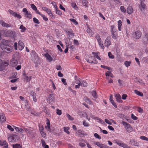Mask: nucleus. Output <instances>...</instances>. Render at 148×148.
<instances>
[{"mask_svg":"<svg viewBox=\"0 0 148 148\" xmlns=\"http://www.w3.org/2000/svg\"><path fill=\"white\" fill-rule=\"evenodd\" d=\"M9 42L8 40H3L1 44V47L3 50H4L6 52H12L13 50L12 47L9 45Z\"/></svg>","mask_w":148,"mask_h":148,"instance_id":"obj_1","label":"nucleus"},{"mask_svg":"<svg viewBox=\"0 0 148 148\" xmlns=\"http://www.w3.org/2000/svg\"><path fill=\"white\" fill-rule=\"evenodd\" d=\"M3 35L7 37H11L15 39L16 38V32L11 30H3Z\"/></svg>","mask_w":148,"mask_h":148,"instance_id":"obj_2","label":"nucleus"},{"mask_svg":"<svg viewBox=\"0 0 148 148\" xmlns=\"http://www.w3.org/2000/svg\"><path fill=\"white\" fill-rule=\"evenodd\" d=\"M75 83L77 85L75 86L76 88H78L80 86L82 87H86L87 85V83L85 80H82L80 79H75Z\"/></svg>","mask_w":148,"mask_h":148,"instance_id":"obj_3","label":"nucleus"},{"mask_svg":"<svg viewBox=\"0 0 148 148\" xmlns=\"http://www.w3.org/2000/svg\"><path fill=\"white\" fill-rule=\"evenodd\" d=\"M122 124L124 126L127 132H130L132 131V128L129 124L124 121H122Z\"/></svg>","mask_w":148,"mask_h":148,"instance_id":"obj_4","label":"nucleus"},{"mask_svg":"<svg viewBox=\"0 0 148 148\" xmlns=\"http://www.w3.org/2000/svg\"><path fill=\"white\" fill-rule=\"evenodd\" d=\"M115 143L119 146L122 147L124 148H130V147L128 146L126 144L123 143L121 141L118 139H116L114 140Z\"/></svg>","mask_w":148,"mask_h":148,"instance_id":"obj_5","label":"nucleus"},{"mask_svg":"<svg viewBox=\"0 0 148 148\" xmlns=\"http://www.w3.org/2000/svg\"><path fill=\"white\" fill-rule=\"evenodd\" d=\"M23 12L24 13V14L26 17L31 19L32 17V15L31 13L29 12L26 8H24L23 10Z\"/></svg>","mask_w":148,"mask_h":148,"instance_id":"obj_6","label":"nucleus"},{"mask_svg":"<svg viewBox=\"0 0 148 148\" xmlns=\"http://www.w3.org/2000/svg\"><path fill=\"white\" fill-rule=\"evenodd\" d=\"M54 96L53 93L49 94L47 99V101L48 103H50L55 100Z\"/></svg>","mask_w":148,"mask_h":148,"instance_id":"obj_7","label":"nucleus"},{"mask_svg":"<svg viewBox=\"0 0 148 148\" xmlns=\"http://www.w3.org/2000/svg\"><path fill=\"white\" fill-rule=\"evenodd\" d=\"M28 102L29 101L27 100H25L22 103V106L23 107L24 106V108H26L27 110L28 111H30V107L29 106Z\"/></svg>","mask_w":148,"mask_h":148,"instance_id":"obj_8","label":"nucleus"},{"mask_svg":"<svg viewBox=\"0 0 148 148\" xmlns=\"http://www.w3.org/2000/svg\"><path fill=\"white\" fill-rule=\"evenodd\" d=\"M111 37L110 36H108L106 38L105 42L104 45L105 47L108 48L109 46L111 45V42L110 41Z\"/></svg>","mask_w":148,"mask_h":148,"instance_id":"obj_9","label":"nucleus"},{"mask_svg":"<svg viewBox=\"0 0 148 148\" xmlns=\"http://www.w3.org/2000/svg\"><path fill=\"white\" fill-rule=\"evenodd\" d=\"M66 32L67 34L68 37L69 38H72L74 36V34L72 29L67 30L66 31Z\"/></svg>","mask_w":148,"mask_h":148,"instance_id":"obj_10","label":"nucleus"},{"mask_svg":"<svg viewBox=\"0 0 148 148\" xmlns=\"http://www.w3.org/2000/svg\"><path fill=\"white\" fill-rule=\"evenodd\" d=\"M42 9L43 10L46 12L51 17V18H54L53 15L52 13L51 10L49 9L46 7H43L42 8Z\"/></svg>","mask_w":148,"mask_h":148,"instance_id":"obj_11","label":"nucleus"},{"mask_svg":"<svg viewBox=\"0 0 148 148\" xmlns=\"http://www.w3.org/2000/svg\"><path fill=\"white\" fill-rule=\"evenodd\" d=\"M18 136L16 134H12L8 138V141L10 142H13L16 140Z\"/></svg>","mask_w":148,"mask_h":148,"instance_id":"obj_12","label":"nucleus"},{"mask_svg":"<svg viewBox=\"0 0 148 148\" xmlns=\"http://www.w3.org/2000/svg\"><path fill=\"white\" fill-rule=\"evenodd\" d=\"M141 32L139 31H136L133 34L134 37L137 39L141 37Z\"/></svg>","mask_w":148,"mask_h":148,"instance_id":"obj_13","label":"nucleus"},{"mask_svg":"<svg viewBox=\"0 0 148 148\" xmlns=\"http://www.w3.org/2000/svg\"><path fill=\"white\" fill-rule=\"evenodd\" d=\"M23 75L24 77V79L27 82H29L32 78V76H30L29 77L28 76V74H26L25 72L23 73Z\"/></svg>","mask_w":148,"mask_h":148,"instance_id":"obj_14","label":"nucleus"},{"mask_svg":"<svg viewBox=\"0 0 148 148\" xmlns=\"http://www.w3.org/2000/svg\"><path fill=\"white\" fill-rule=\"evenodd\" d=\"M94 144L101 148H108V147L106 145L101 143L99 142H95Z\"/></svg>","mask_w":148,"mask_h":148,"instance_id":"obj_15","label":"nucleus"},{"mask_svg":"<svg viewBox=\"0 0 148 148\" xmlns=\"http://www.w3.org/2000/svg\"><path fill=\"white\" fill-rule=\"evenodd\" d=\"M0 145L3 146V148H8V145L6 141L3 140L0 141Z\"/></svg>","mask_w":148,"mask_h":148,"instance_id":"obj_16","label":"nucleus"},{"mask_svg":"<svg viewBox=\"0 0 148 148\" xmlns=\"http://www.w3.org/2000/svg\"><path fill=\"white\" fill-rule=\"evenodd\" d=\"M18 49L20 50H22L24 48L25 45L24 44L21 40H19L18 41Z\"/></svg>","mask_w":148,"mask_h":148,"instance_id":"obj_17","label":"nucleus"},{"mask_svg":"<svg viewBox=\"0 0 148 148\" xmlns=\"http://www.w3.org/2000/svg\"><path fill=\"white\" fill-rule=\"evenodd\" d=\"M6 121V118L3 113H0V121L2 123Z\"/></svg>","mask_w":148,"mask_h":148,"instance_id":"obj_18","label":"nucleus"},{"mask_svg":"<svg viewBox=\"0 0 148 148\" xmlns=\"http://www.w3.org/2000/svg\"><path fill=\"white\" fill-rule=\"evenodd\" d=\"M146 6L144 2H140L139 5V8L141 11H145Z\"/></svg>","mask_w":148,"mask_h":148,"instance_id":"obj_19","label":"nucleus"},{"mask_svg":"<svg viewBox=\"0 0 148 148\" xmlns=\"http://www.w3.org/2000/svg\"><path fill=\"white\" fill-rule=\"evenodd\" d=\"M10 64L12 66H15L17 64L18 61L16 60L12 59L11 60Z\"/></svg>","mask_w":148,"mask_h":148,"instance_id":"obj_20","label":"nucleus"},{"mask_svg":"<svg viewBox=\"0 0 148 148\" xmlns=\"http://www.w3.org/2000/svg\"><path fill=\"white\" fill-rule=\"evenodd\" d=\"M115 97L117 102L119 103H122V101L121 99V96L119 94H116Z\"/></svg>","mask_w":148,"mask_h":148,"instance_id":"obj_21","label":"nucleus"},{"mask_svg":"<svg viewBox=\"0 0 148 148\" xmlns=\"http://www.w3.org/2000/svg\"><path fill=\"white\" fill-rule=\"evenodd\" d=\"M23 130L27 134V135L29 136L32 133V130L29 128H25Z\"/></svg>","mask_w":148,"mask_h":148,"instance_id":"obj_22","label":"nucleus"},{"mask_svg":"<svg viewBox=\"0 0 148 148\" xmlns=\"http://www.w3.org/2000/svg\"><path fill=\"white\" fill-rule=\"evenodd\" d=\"M0 23L2 26L3 27H11V26L10 25L5 23V22L3 21H0Z\"/></svg>","mask_w":148,"mask_h":148,"instance_id":"obj_23","label":"nucleus"},{"mask_svg":"<svg viewBox=\"0 0 148 148\" xmlns=\"http://www.w3.org/2000/svg\"><path fill=\"white\" fill-rule=\"evenodd\" d=\"M45 56L49 61L51 62L53 60L52 58L48 53H47L45 54Z\"/></svg>","mask_w":148,"mask_h":148,"instance_id":"obj_24","label":"nucleus"},{"mask_svg":"<svg viewBox=\"0 0 148 148\" xmlns=\"http://www.w3.org/2000/svg\"><path fill=\"white\" fill-rule=\"evenodd\" d=\"M127 12L129 14H132L133 12V8L132 6H129L127 7Z\"/></svg>","mask_w":148,"mask_h":148,"instance_id":"obj_25","label":"nucleus"},{"mask_svg":"<svg viewBox=\"0 0 148 148\" xmlns=\"http://www.w3.org/2000/svg\"><path fill=\"white\" fill-rule=\"evenodd\" d=\"M76 133L79 134L81 137H82L85 135L83 130H79L76 131Z\"/></svg>","mask_w":148,"mask_h":148,"instance_id":"obj_26","label":"nucleus"},{"mask_svg":"<svg viewBox=\"0 0 148 148\" xmlns=\"http://www.w3.org/2000/svg\"><path fill=\"white\" fill-rule=\"evenodd\" d=\"M14 127L16 131L17 132L20 133H22L23 132L24 130L22 129L21 128L16 127V126H14Z\"/></svg>","mask_w":148,"mask_h":148,"instance_id":"obj_27","label":"nucleus"},{"mask_svg":"<svg viewBox=\"0 0 148 148\" xmlns=\"http://www.w3.org/2000/svg\"><path fill=\"white\" fill-rule=\"evenodd\" d=\"M90 93L94 98L96 99L97 98L98 96L96 91L94 90L92 91H90Z\"/></svg>","mask_w":148,"mask_h":148,"instance_id":"obj_28","label":"nucleus"},{"mask_svg":"<svg viewBox=\"0 0 148 148\" xmlns=\"http://www.w3.org/2000/svg\"><path fill=\"white\" fill-rule=\"evenodd\" d=\"M105 75L106 77H107V78H108V77L110 76L111 77H114V75L110 71H108L105 73Z\"/></svg>","mask_w":148,"mask_h":148,"instance_id":"obj_29","label":"nucleus"},{"mask_svg":"<svg viewBox=\"0 0 148 148\" xmlns=\"http://www.w3.org/2000/svg\"><path fill=\"white\" fill-rule=\"evenodd\" d=\"M98 44L100 48L104 51L105 47L103 45V43L102 41L98 42Z\"/></svg>","mask_w":148,"mask_h":148,"instance_id":"obj_30","label":"nucleus"},{"mask_svg":"<svg viewBox=\"0 0 148 148\" xmlns=\"http://www.w3.org/2000/svg\"><path fill=\"white\" fill-rule=\"evenodd\" d=\"M92 53L93 55L95 58H97V59L101 60V59L99 56V53H96L95 52H92Z\"/></svg>","mask_w":148,"mask_h":148,"instance_id":"obj_31","label":"nucleus"},{"mask_svg":"<svg viewBox=\"0 0 148 148\" xmlns=\"http://www.w3.org/2000/svg\"><path fill=\"white\" fill-rule=\"evenodd\" d=\"M84 99L86 102L90 104H92V102L87 97H85L84 98Z\"/></svg>","mask_w":148,"mask_h":148,"instance_id":"obj_32","label":"nucleus"},{"mask_svg":"<svg viewBox=\"0 0 148 148\" xmlns=\"http://www.w3.org/2000/svg\"><path fill=\"white\" fill-rule=\"evenodd\" d=\"M131 145L138 146V143L134 140V139L131 140L130 141Z\"/></svg>","mask_w":148,"mask_h":148,"instance_id":"obj_33","label":"nucleus"},{"mask_svg":"<svg viewBox=\"0 0 148 148\" xmlns=\"http://www.w3.org/2000/svg\"><path fill=\"white\" fill-rule=\"evenodd\" d=\"M69 127H63L64 131L67 134H69L70 133V132L69 131Z\"/></svg>","mask_w":148,"mask_h":148,"instance_id":"obj_34","label":"nucleus"},{"mask_svg":"<svg viewBox=\"0 0 148 148\" xmlns=\"http://www.w3.org/2000/svg\"><path fill=\"white\" fill-rule=\"evenodd\" d=\"M134 93L137 95L140 96L141 97H143V94L142 92H141L140 91H138L137 90H135L134 91Z\"/></svg>","mask_w":148,"mask_h":148,"instance_id":"obj_35","label":"nucleus"},{"mask_svg":"<svg viewBox=\"0 0 148 148\" xmlns=\"http://www.w3.org/2000/svg\"><path fill=\"white\" fill-rule=\"evenodd\" d=\"M19 29H21V32H24L27 29L26 28L24 27L22 25H21L20 26Z\"/></svg>","mask_w":148,"mask_h":148,"instance_id":"obj_36","label":"nucleus"},{"mask_svg":"<svg viewBox=\"0 0 148 148\" xmlns=\"http://www.w3.org/2000/svg\"><path fill=\"white\" fill-rule=\"evenodd\" d=\"M47 125L45 126V128L46 129H47L48 130L50 129V123L49 120L47 119Z\"/></svg>","mask_w":148,"mask_h":148,"instance_id":"obj_37","label":"nucleus"},{"mask_svg":"<svg viewBox=\"0 0 148 148\" xmlns=\"http://www.w3.org/2000/svg\"><path fill=\"white\" fill-rule=\"evenodd\" d=\"M95 37L96 38L98 42L101 41L102 40L100 35L97 34L95 35Z\"/></svg>","mask_w":148,"mask_h":148,"instance_id":"obj_38","label":"nucleus"},{"mask_svg":"<svg viewBox=\"0 0 148 148\" xmlns=\"http://www.w3.org/2000/svg\"><path fill=\"white\" fill-rule=\"evenodd\" d=\"M118 30L119 31H121V26L122 25V21L120 20L118 21Z\"/></svg>","mask_w":148,"mask_h":148,"instance_id":"obj_39","label":"nucleus"},{"mask_svg":"<svg viewBox=\"0 0 148 148\" xmlns=\"http://www.w3.org/2000/svg\"><path fill=\"white\" fill-rule=\"evenodd\" d=\"M131 63V61H126L124 62V64L126 67H128L130 66Z\"/></svg>","mask_w":148,"mask_h":148,"instance_id":"obj_40","label":"nucleus"},{"mask_svg":"<svg viewBox=\"0 0 148 148\" xmlns=\"http://www.w3.org/2000/svg\"><path fill=\"white\" fill-rule=\"evenodd\" d=\"M32 95L33 97V99L34 101L35 102H36L37 101V99L36 96V93H35L33 92V94H32Z\"/></svg>","mask_w":148,"mask_h":148,"instance_id":"obj_41","label":"nucleus"},{"mask_svg":"<svg viewBox=\"0 0 148 148\" xmlns=\"http://www.w3.org/2000/svg\"><path fill=\"white\" fill-rule=\"evenodd\" d=\"M66 117L68 118L69 120L70 121H73L74 120V118L73 117H72L69 114L67 113L66 114Z\"/></svg>","mask_w":148,"mask_h":148,"instance_id":"obj_42","label":"nucleus"},{"mask_svg":"<svg viewBox=\"0 0 148 148\" xmlns=\"http://www.w3.org/2000/svg\"><path fill=\"white\" fill-rule=\"evenodd\" d=\"M12 146L13 148H22L20 144H16L15 145H13Z\"/></svg>","mask_w":148,"mask_h":148,"instance_id":"obj_43","label":"nucleus"},{"mask_svg":"<svg viewBox=\"0 0 148 148\" xmlns=\"http://www.w3.org/2000/svg\"><path fill=\"white\" fill-rule=\"evenodd\" d=\"M31 55L32 56H33L34 57H36L37 56V54L34 50H32L31 52Z\"/></svg>","mask_w":148,"mask_h":148,"instance_id":"obj_44","label":"nucleus"},{"mask_svg":"<svg viewBox=\"0 0 148 148\" xmlns=\"http://www.w3.org/2000/svg\"><path fill=\"white\" fill-rule=\"evenodd\" d=\"M120 9L121 11L123 13H126V10L123 6H121L120 7Z\"/></svg>","mask_w":148,"mask_h":148,"instance_id":"obj_45","label":"nucleus"},{"mask_svg":"<svg viewBox=\"0 0 148 148\" xmlns=\"http://www.w3.org/2000/svg\"><path fill=\"white\" fill-rule=\"evenodd\" d=\"M138 82L139 83L141 86H144L145 85V84L144 82L143 81L140 79H139L138 80Z\"/></svg>","mask_w":148,"mask_h":148,"instance_id":"obj_46","label":"nucleus"},{"mask_svg":"<svg viewBox=\"0 0 148 148\" xmlns=\"http://www.w3.org/2000/svg\"><path fill=\"white\" fill-rule=\"evenodd\" d=\"M69 20L71 21L75 25H77L78 24V22L75 19L73 18H70Z\"/></svg>","mask_w":148,"mask_h":148,"instance_id":"obj_47","label":"nucleus"},{"mask_svg":"<svg viewBox=\"0 0 148 148\" xmlns=\"http://www.w3.org/2000/svg\"><path fill=\"white\" fill-rule=\"evenodd\" d=\"M13 16L15 17H16L18 18H21L22 17L20 15L17 14L16 12H15Z\"/></svg>","mask_w":148,"mask_h":148,"instance_id":"obj_48","label":"nucleus"},{"mask_svg":"<svg viewBox=\"0 0 148 148\" xmlns=\"http://www.w3.org/2000/svg\"><path fill=\"white\" fill-rule=\"evenodd\" d=\"M111 36L113 39H116L118 37V34L117 33L113 34L111 35Z\"/></svg>","mask_w":148,"mask_h":148,"instance_id":"obj_49","label":"nucleus"},{"mask_svg":"<svg viewBox=\"0 0 148 148\" xmlns=\"http://www.w3.org/2000/svg\"><path fill=\"white\" fill-rule=\"evenodd\" d=\"M56 11V13L57 14L61 15L62 14V13L61 11L59 10L58 8L55 9Z\"/></svg>","mask_w":148,"mask_h":148,"instance_id":"obj_50","label":"nucleus"},{"mask_svg":"<svg viewBox=\"0 0 148 148\" xmlns=\"http://www.w3.org/2000/svg\"><path fill=\"white\" fill-rule=\"evenodd\" d=\"M140 138L143 140L148 141V138L145 136H141L140 137Z\"/></svg>","mask_w":148,"mask_h":148,"instance_id":"obj_51","label":"nucleus"},{"mask_svg":"<svg viewBox=\"0 0 148 148\" xmlns=\"http://www.w3.org/2000/svg\"><path fill=\"white\" fill-rule=\"evenodd\" d=\"M108 55L110 58L114 59V56L110 52H109L108 53Z\"/></svg>","mask_w":148,"mask_h":148,"instance_id":"obj_52","label":"nucleus"},{"mask_svg":"<svg viewBox=\"0 0 148 148\" xmlns=\"http://www.w3.org/2000/svg\"><path fill=\"white\" fill-rule=\"evenodd\" d=\"M101 67L102 68H103L105 69H107L109 71H110L111 69V68L110 67L104 65H101Z\"/></svg>","mask_w":148,"mask_h":148,"instance_id":"obj_53","label":"nucleus"},{"mask_svg":"<svg viewBox=\"0 0 148 148\" xmlns=\"http://www.w3.org/2000/svg\"><path fill=\"white\" fill-rule=\"evenodd\" d=\"M82 3L83 5L84 6L87 7V4L88 3L87 0H82Z\"/></svg>","mask_w":148,"mask_h":148,"instance_id":"obj_54","label":"nucleus"},{"mask_svg":"<svg viewBox=\"0 0 148 148\" xmlns=\"http://www.w3.org/2000/svg\"><path fill=\"white\" fill-rule=\"evenodd\" d=\"M31 8L34 10H37V8L36 6L34 4H31Z\"/></svg>","mask_w":148,"mask_h":148,"instance_id":"obj_55","label":"nucleus"},{"mask_svg":"<svg viewBox=\"0 0 148 148\" xmlns=\"http://www.w3.org/2000/svg\"><path fill=\"white\" fill-rule=\"evenodd\" d=\"M41 16L45 21H47L48 20V18L44 15L42 14L41 15Z\"/></svg>","mask_w":148,"mask_h":148,"instance_id":"obj_56","label":"nucleus"},{"mask_svg":"<svg viewBox=\"0 0 148 148\" xmlns=\"http://www.w3.org/2000/svg\"><path fill=\"white\" fill-rule=\"evenodd\" d=\"M56 114L59 115H60L62 114V112L61 110H60L58 109H57L56 110Z\"/></svg>","mask_w":148,"mask_h":148,"instance_id":"obj_57","label":"nucleus"},{"mask_svg":"<svg viewBox=\"0 0 148 148\" xmlns=\"http://www.w3.org/2000/svg\"><path fill=\"white\" fill-rule=\"evenodd\" d=\"M5 67V66L3 65V64H2L0 66V71H3L4 70Z\"/></svg>","mask_w":148,"mask_h":148,"instance_id":"obj_58","label":"nucleus"},{"mask_svg":"<svg viewBox=\"0 0 148 148\" xmlns=\"http://www.w3.org/2000/svg\"><path fill=\"white\" fill-rule=\"evenodd\" d=\"M83 125L85 127H88L89 125V123L86 122L85 120L83 121Z\"/></svg>","mask_w":148,"mask_h":148,"instance_id":"obj_59","label":"nucleus"},{"mask_svg":"<svg viewBox=\"0 0 148 148\" xmlns=\"http://www.w3.org/2000/svg\"><path fill=\"white\" fill-rule=\"evenodd\" d=\"M33 21L34 22V23H37V24H39L40 22L36 18H33Z\"/></svg>","mask_w":148,"mask_h":148,"instance_id":"obj_60","label":"nucleus"},{"mask_svg":"<svg viewBox=\"0 0 148 148\" xmlns=\"http://www.w3.org/2000/svg\"><path fill=\"white\" fill-rule=\"evenodd\" d=\"M94 136L96 138L99 139H100L101 138V137L97 133H95L94 134Z\"/></svg>","mask_w":148,"mask_h":148,"instance_id":"obj_61","label":"nucleus"},{"mask_svg":"<svg viewBox=\"0 0 148 148\" xmlns=\"http://www.w3.org/2000/svg\"><path fill=\"white\" fill-rule=\"evenodd\" d=\"M7 128L12 131H13L14 130V129L11 127V126L9 125H7Z\"/></svg>","mask_w":148,"mask_h":148,"instance_id":"obj_62","label":"nucleus"},{"mask_svg":"<svg viewBox=\"0 0 148 148\" xmlns=\"http://www.w3.org/2000/svg\"><path fill=\"white\" fill-rule=\"evenodd\" d=\"M131 118L132 119L134 120H136L138 119V118L135 116L133 114H131Z\"/></svg>","mask_w":148,"mask_h":148,"instance_id":"obj_63","label":"nucleus"},{"mask_svg":"<svg viewBox=\"0 0 148 148\" xmlns=\"http://www.w3.org/2000/svg\"><path fill=\"white\" fill-rule=\"evenodd\" d=\"M61 81L64 85H67V83L66 82V79H65L62 78Z\"/></svg>","mask_w":148,"mask_h":148,"instance_id":"obj_64","label":"nucleus"}]
</instances>
